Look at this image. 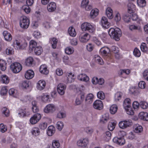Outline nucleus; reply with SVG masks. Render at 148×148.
I'll use <instances>...</instances> for the list:
<instances>
[{
  "mask_svg": "<svg viewBox=\"0 0 148 148\" xmlns=\"http://www.w3.org/2000/svg\"><path fill=\"white\" fill-rule=\"evenodd\" d=\"M108 34L111 38L115 40L118 41L119 38L122 35V32L120 29L116 27L115 28H111L108 32Z\"/></svg>",
  "mask_w": 148,
  "mask_h": 148,
  "instance_id": "nucleus-1",
  "label": "nucleus"
},
{
  "mask_svg": "<svg viewBox=\"0 0 148 148\" xmlns=\"http://www.w3.org/2000/svg\"><path fill=\"white\" fill-rule=\"evenodd\" d=\"M81 29L83 31H88L91 33H93L95 31L94 27L90 23L87 22L83 23L81 25Z\"/></svg>",
  "mask_w": 148,
  "mask_h": 148,
  "instance_id": "nucleus-2",
  "label": "nucleus"
},
{
  "mask_svg": "<svg viewBox=\"0 0 148 148\" xmlns=\"http://www.w3.org/2000/svg\"><path fill=\"white\" fill-rule=\"evenodd\" d=\"M22 69L21 65L20 63L18 62L13 63L10 66V70L13 73H19Z\"/></svg>",
  "mask_w": 148,
  "mask_h": 148,
  "instance_id": "nucleus-3",
  "label": "nucleus"
},
{
  "mask_svg": "<svg viewBox=\"0 0 148 148\" xmlns=\"http://www.w3.org/2000/svg\"><path fill=\"white\" fill-rule=\"evenodd\" d=\"M56 110L55 106L53 104H50L47 105L44 108V112L47 113H53Z\"/></svg>",
  "mask_w": 148,
  "mask_h": 148,
  "instance_id": "nucleus-4",
  "label": "nucleus"
},
{
  "mask_svg": "<svg viewBox=\"0 0 148 148\" xmlns=\"http://www.w3.org/2000/svg\"><path fill=\"white\" fill-rule=\"evenodd\" d=\"M41 116L39 114H35L30 119V123L34 125L40 119Z\"/></svg>",
  "mask_w": 148,
  "mask_h": 148,
  "instance_id": "nucleus-5",
  "label": "nucleus"
},
{
  "mask_svg": "<svg viewBox=\"0 0 148 148\" xmlns=\"http://www.w3.org/2000/svg\"><path fill=\"white\" fill-rule=\"evenodd\" d=\"M132 125V122L130 120L121 121L119 123V127L122 129L130 126Z\"/></svg>",
  "mask_w": 148,
  "mask_h": 148,
  "instance_id": "nucleus-6",
  "label": "nucleus"
},
{
  "mask_svg": "<svg viewBox=\"0 0 148 148\" xmlns=\"http://www.w3.org/2000/svg\"><path fill=\"white\" fill-rule=\"evenodd\" d=\"M90 35L87 33H82L79 36V40L81 42L85 43L89 40Z\"/></svg>",
  "mask_w": 148,
  "mask_h": 148,
  "instance_id": "nucleus-7",
  "label": "nucleus"
},
{
  "mask_svg": "<svg viewBox=\"0 0 148 148\" xmlns=\"http://www.w3.org/2000/svg\"><path fill=\"white\" fill-rule=\"evenodd\" d=\"M88 143V139L86 138L79 140L77 142V144L78 146L81 147L83 148H86Z\"/></svg>",
  "mask_w": 148,
  "mask_h": 148,
  "instance_id": "nucleus-8",
  "label": "nucleus"
},
{
  "mask_svg": "<svg viewBox=\"0 0 148 148\" xmlns=\"http://www.w3.org/2000/svg\"><path fill=\"white\" fill-rule=\"evenodd\" d=\"M66 86L62 84H59L57 86V90L58 93L61 95H63L65 93V91Z\"/></svg>",
  "mask_w": 148,
  "mask_h": 148,
  "instance_id": "nucleus-9",
  "label": "nucleus"
},
{
  "mask_svg": "<svg viewBox=\"0 0 148 148\" xmlns=\"http://www.w3.org/2000/svg\"><path fill=\"white\" fill-rule=\"evenodd\" d=\"M21 18L22 19L21 20L20 23L21 27L23 29H27L28 28L27 17L23 16Z\"/></svg>",
  "mask_w": 148,
  "mask_h": 148,
  "instance_id": "nucleus-10",
  "label": "nucleus"
},
{
  "mask_svg": "<svg viewBox=\"0 0 148 148\" xmlns=\"http://www.w3.org/2000/svg\"><path fill=\"white\" fill-rule=\"evenodd\" d=\"M93 106L94 108L99 110H101L103 108L102 102L99 100L95 101L93 103Z\"/></svg>",
  "mask_w": 148,
  "mask_h": 148,
  "instance_id": "nucleus-11",
  "label": "nucleus"
},
{
  "mask_svg": "<svg viewBox=\"0 0 148 148\" xmlns=\"http://www.w3.org/2000/svg\"><path fill=\"white\" fill-rule=\"evenodd\" d=\"M113 141L114 143L121 145H123L125 143V140L122 137H115L113 139Z\"/></svg>",
  "mask_w": 148,
  "mask_h": 148,
  "instance_id": "nucleus-12",
  "label": "nucleus"
},
{
  "mask_svg": "<svg viewBox=\"0 0 148 148\" xmlns=\"http://www.w3.org/2000/svg\"><path fill=\"white\" fill-rule=\"evenodd\" d=\"M84 98V94L83 93H81L76 97L75 103L77 105H79L82 102Z\"/></svg>",
  "mask_w": 148,
  "mask_h": 148,
  "instance_id": "nucleus-13",
  "label": "nucleus"
},
{
  "mask_svg": "<svg viewBox=\"0 0 148 148\" xmlns=\"http://www.w3.org/2000/svg\"><path fill=\"white\" fill-rule=\"evenodd\" d=\"M101 24L102 26L105 28H108L110 25L108 21L107 18L105 16L103 17L101 19Z\"/></svg>",
  "mask_w": 148,
  "mask_h": 148,
  "instance_id": "nucleus-14",
  "label": "nucleus"
},
{
  "mask_svg": "<svg viewBox=\"0 0 148 148\" xmlns=\"http://www.w3.org/2000/svg\"><path fill=\"white\" fill-rule=\"evenodd\" d=\"M37 45L36 42L34 40H32L29 43V49L28 52L31 53L33 51L34 49L36 48Z\"/></svg>",
  "mask_w": 148,
  "mask_h": 148,
  "instance_id": "nucleus-15",
  "label": "nucleus"
},
{
  "mask_svg": "<svg viewBox=\"0 0 148 148\" xmlns=\"http://www.w3.org/2000/svg\"><path fill=\"white\" fill-rule=\"evenodd\" d=\"M46 86V82L43 80L39 81L37 84V88L40 90H43Z\"/></svg>",
  "mask_w": 148,
  "mask_h": 148,
  "instance_id": "nucleus-16",
  "label": "nucleus"
},
{
  "mask_svg": "<svg viewBox=\"0 0 148 148\" xmlns=\"http://www.w3.org/2000/svg\"><path fill=\"white\" fill-rule=\"evenodd\" d=\"M3 35L5 40L7 41H11L12 37L10 33L7 31H5L3 32Z\"/></svg>",
  "mask_w": 148,
  "mask_h": 148,
  "instance_id": "nucleus-17",
  "label": "nucleus"
},
{
  "mask_svg": "<svg viewBox=\"0 0 148 148\" xmlns=\"http://www.w3.org/2000/svg\"><path fill=\"white\" fill-rule=\"evenodd\" d=\"M56 4L55 3L53 2L50 3L47 5V9L50 12L54 11L56 9Z\"/></svg>",
  "mask_w": 148,
  "mask_h": 148,
  "instance_id": "nucleus-18",
  "label": "nucleus"
},
{
  "mask_svg": "<svg viewBox=\"0 0 148 148\" xmlns=\"http://www.w3.org/2000/svg\"><path fill=\"white\" fill-rule=\"evenodd\" d=\"M78 79L80 81L87 82L89 79V78L86 75L84 74H81L78 75Z\"/></svg>",
  "mask_w": 148,
  "mask_h": 148,
  "instance_id": "nucleus-19",
  "label": "nucleus"
},
{
  "mask_svg": "<svg viewBox=\"0 0 148 148\" xmlns=\"http://www.w3.org/2000/svg\"><path fill=\"white\" fill-rule=\"evenodd\" d=\"M138 117L139 119L144 121H148V113L141 112L140 113Z\"/></svg>",
  "mask_w": 148,
  "mask_h": 148,
  "instance_id": "nucleus-20",
  "label": "nucleus"
},
{
  "mask_svg": "<svg viewBox=\"0 0 148 148\" xmlns=\"http://www.w3.org/2000/svg\"><path fill=\"white\" fill-rule=\"evenodd\" d=\"M39 70L41 73L45 75L48 74L49 72V70L47 69V66L45 64L41 65Z\"/></svg>",
  "mask_w": 148,
  "mask_h": 148,
  "instance_id": "nucleus-21",
  "label": "nucleus"
},
{
  "mask_svg": "<svg viewBox=\"0 0 148 148\" xmlns=\"http://www.w3.org/2000/svg\"><path fill=\"white\" fill-rule=\"evenodd\" d=\"M31 132L32 135L37 136L40 135V131L39 128L38 127H34L32 128Z\"/></svg>",
  "mask_w": 148,
  "mask_h": 148,
  "instance_id": "nucleus-22",
  "label": "nucleus"
},
{
  "mask_svg": "<svg viewBox=\"0 0 148 148\" xmlns=\"http://www.w3.org/2000/svg\"><path fill=\"white\" fill-rule=\"evenodd\" d=\"M128 12L131 14L133 13L135 10V6L132 3H129L127 5Z\"/></svg>",
  "mask_w": 148,
  "mask_h": 148,
  "instance_id": "nucleus-23",
  "label": "nucleus"
},
{
  "mask_svg": "<svg viewBox=\"0 0 148 148\" xmlns=\"http://www.w3.org/2000/svg\"><path fill=\"white\" fill-rule=\"evenodd\" d=\"M94 97V95L90 93L88 94L85 99L86 103L89 104L91 103L92 102Z\"/></svg>",
  "mask_w": 148,
  "mask_h": 148,
  "instance_id": "nucleus-24",
  "label": "nucleus"
},
{
  "mask_svg": "<svg viewBox=\"0 0 148 148\" xmlns=\"http://www.w3.org/2000/svg\"><path fill=\"white\" fill-rule=\"evenodd\" d=\"M55 128L52 125L49 127L47 133L48 135L49 136H52L55 132Z\"/></svg>",
  "mask_w": 148,
  "mask_h": 148,
  "instance_id": "nucleus-25",
  "label": "nucleus"
},
{
  "mask_svg": "<svg viewBox=\"0 0 148 148\" xmlns=\"http://www.w3.org/2000/svg\"><path fill=\"white\" fill-rule=\"evenodd\" d=\"M134 131L136 133H140L143 131L142 126L138 124L135 125L134 126Z\"/></svg>",
  "mask_w": 148,
  "mask_h": 148,
  "instance_id": "nucleus-26",
  "label": "nucleus"
},
{
  "mask_svg": "<svg viewBox=\"0 0 148 148\" xmlns=\"http://www.w3.org/2000/svg\"><path fill=\"white\" fill-rule=\"evenodd\" d=\"M19 87L23 90H26L28 87V81L27 80H25L22 81L19 84Z\"/></svg>",
  "mask_w": 148,
  "mask_h": 148,
  "instance_id": "nucleus-27",
  "label": "nucleus"
},
{
  "mask_svg": "<svg viewBox=\"0 0 148 148\" xmlns=\"http://www.w3.org/2000/svg\"><path fill=\"white\" fill-rule=\"evenodd\" d=\"M75 77L72 73H69L67 75V80L68 83H71L73 82Z\"/></svg>",
  "mask_w": 148,
  "mask_h": 148,
  "instance_id": "nucleus-28",
  "label": "nucleus"
},
{
  "mask_svg": "<svg viewBox=\"0 0 148 148\" xmlns=\"http://www.w3.org/2000/svg\"><path fill=\"white\" fill-rule=\"evenodd\" d=\"M99 10L97 9L92 10L90 14V16L92 18H95L98 14Z\"/></svg>",
  "mask_w": 148,
  "mask_h": 148,
  "instance_id": "nucleus-29",
  "label": "nucleus"
},
{
  "mask_svg": "<svg viewBox=\"0 0 148 148\" xmlns=\"http://www.w3.org/2000/svg\"><path fill=\"white\" fill-rule=\"evenodd\" d=\"M131 100L129 98L126 99L123 101V106L125 109H127V108L131 107Z\"/></svg>",
  "mask_w": 148,
  "mask_h": 148,
  "instance_id": "nucleus-30",
  "label": "nucleus"
},
{
  "mask_svg": "<svg viewBox=\"0 0 148 148\" xmlns=\"http://www.w3.org/2000/svg\"><path fill=\"white\" fill-rule=\"evenodd\" d=\"M109 119V114L108 113H106L102 115V117L101 119L100 122L103 123L107 122Z\"/></svg>",
  "mask_w": 148,
  "mask_h": 148,
  "instance_id": "nucleus-31",
  "label": "nucleus"
},
{
  "mask_svg": "<svg viewBox=\"0 0 148 148\" xmlns=\"http://www.w3.org/2000/svg\"><path fill=\"white\" fill-rule=\"evenodd\" d=\"M112 10L110 7L108 8L106 10V14L107 17L110 19L113 17Z\"/></svg>",
  "mask_w": 148,
  "mask_h": 148,
  "instance_id": "nucleus-32",
  "label": "nucleus"
},
{
  "mask_svg": "<svg viewBox=\"0 0 148 148\" xmlns=\"http://www.w3.org/2000/svg\"><path fill=\"white\" fill-rule=\"evenodd\" d=\"M60 145L58 140H54L53 141L52 145L49 146V148H59Z\"/></svg>",
  "mask_w": 148,
  "mask_h": 148,
  "instance_id": "nucleus-33",
  "label": "nucleus"
},
{
  "mask_svg": "<svg viewBox=\"0 0 148 148\" xmlns=\"http://www.w3.org/2000/svg\"><path fill=\"white\" fill-rule=\"evenodd\" d=\"M116 125V122L115 121H112L109 122L108 128V129L110 131H112Z\"/></svg>",
  "mask_w": 148,
  "mask_h": 148,
  "instance_id": "nucleus-34",
  "label": "nucleus"
},
{
  "mask_svg": "<svg viewBox=\"0 0 148 148\" xmlns=\"http://www.w3.org/2000/svg\"><path fill=\"white\" fill-rule=\"evenodd\" d=\"M129 29L131 31H140L141 29V27L139 25H132L129 26Z\"/></svg>",
  "mask_w": 148,
  "mask_h": 148,
  "instance_id": "nucleus-35",
  "label": "nucleus"
},
{
  "mask_svg": "<svg viewBox=\"0 0 148 148\" xmlns=\"http://www.w3.org/2000/svg\"><path fill=\"white\" fill-rule=\"evenodd\" d=\"M6 63L4 60H0V67L1 70L2 71H4L6 68Z\"/></svg>",
  "mask_w": 148,
  "mask_h": 148,
  "instance_id": "nucleus-36",
  "label": "nucleus"
},
{
  "mask_svg": "<svg viewBox=\"0 0 148 148\" xmlns=\"http://www.w3.org/2000/svg\"><path fill=\"white\" fill-rule=\"evenodd\" d=\"M68 32L70 36L74 37L76 35V32L75 29L72 27H69L68 29Z\"/></svg>",
  "mask_w": 148,
  "mask_h": 148,
  "instance_id": "nucleus-37",
  "label": "nucleus"
},
{
  "mask_svg": "<svg viewBox=\"0 0 148 148\" xmlns=\"http://www.w3.org/2000/svg\"><path fill=\"white\" fill-rule=\"evenodd\" d=\"M1 81L3 83L7 84L9 82L10 79L9 77L5 75H3L1 76Z\"/></svg>",
  "mask_w": 148,
  "mask_h": 148,
  "instance_id": "nucleus-38",
  "label": "nucleus"
},
{
  "mask_svg": "<svg viewBox=\"0 0 148 148\" xmlns=\"http://www.w3.org/2000/svg\"><path fill=\"white\" fill-rule=\"evenodd\" d=\"M118 108L116 105H113L110 108V112L112 114H115L117 112Z\"/></svg>",
  "mask_w": 148,
  "mask_h": 148,
  "instance_id": "nucleus-39",
  "label": "nucleus"
},
{
  "mask_svg": "<svg viewBox=\"0 0 148 148\" xmlns=\"http://www.w3.org/2000/svg\"><path fill=\"white\" fill-rule=\"evenodd\" d=\"M74 51V48L71 47H67L65 49V53L68 55L72 54Z\"/></svg>",
  "mask_w": 148,
  "mask_h": 148,
  "instance_id": "nucleus-40",
  "label": "nucleus"
},
{
  "mask_svg": "<svg viewBox=\"0 0 148 148\" xmlns=\"http://www.w3.org/2000/svg\"><path fill=\"white\" fill-rule=\"evenodd\" d=\"M66 116V112L63 110L60 111L57 114V117L60 119L64 118Z\"/></svg>",
  "mask_w": 148,
  "mask_h": 148,
  "instance_id": "nucleus-41",
  "label": "nucleus"
},
{
  "mask_svg": "<svg viewBox=\"0 0 148 148\" xmlns=\"http://www.w3.org/2000/svg\"><path fill=\"white\" fill-rule=\"evenodd\" d=\"M51 43L52 48L53 49L56 48L58 43L57 39L55 38H53L51 40Z\"/></svg>",
  "mask_w": 148,
  "mask_h": 148,
  "instance_id": "nucleus-42",
  "label": "nucleus"
},
{
  "mask_svg": "<svg viewBox=\"0 0 148 148\" xmlns=\"http://www.w3.org/2000/svg\"><path fill=\"white\" fill-rule=\"evenodd\" d=\"M42 51V49L40 46L37 47L34 49V52L37 55H40Z\"/></svg>",
  "mask_w": 148,
  "mask_h": 148,
  "instance_id": "nucleus-43",
  "label": "nucleus"
},
{
  "mask_svg": "<svg viewBox=\"0 0 148 148\" xmlns=\"http://www.w3.org/2000/svg\"><path fill=\"white\" fill-rule=\"evenodd\" d=\"M100 51L102 53L105 55L107 53H109L110 51V50L108 48L105 47L101 48L100 50Z\"/></svg>",
  "mask_w": 148,
  "mask_h": 148,
  "instance_id": "nucleus-44",
  "label": "nucleus"
},
{
  "mask_svg": "<svg viewBox=\"0 0 148 148\" xmlns=\"http://www.w3.org/2000/svg\"><path fill=\"white\" fill-rule=\"evenodd\" d=\"M137 2L138 5L140 7H143L146 5L145 0H137Z\"/></svg>",
  "mask_w": 148,
  "mask_h": 148,
  "instance_id": "nucleus-45",
  "label": "nucleus"
},
{
  "mask_svg": "<svg viewBox=\"0 0 148 148\" xmlns=\"http://www.w3.org/2000/svg\"><path fill=\"white\" fill-rule=\"evenodd\" d=\"M122 94L120 92H116L115 95L114 99L115 101H118L121 99Z\"/></svg>",
  "mask_w": 148,
  "mask_h": 148,
  "instance_id": "nucleus-46",
  "label": "nucleus"
},
{
  "mask_svg": "<svg viewBox=\"0 0 148 148\" xmlns=\"http://www.w3.org/2000/svg\"><path fill=\"white\" fill-rule=\"evenodd\" d=\"M25 109H19L18 114H19L20 117H23L26 116Z\"/></svg>",
  "mask_w": 148,
  "mask_h": 148,
  "instance_id": "nucleus-47",
  "label": "nucleus"
},
{
  "mask_svg": "<svg viewBox=\"0 0 148 148\" xmlns=\"http://www.w3.org/2000/svg\"><path fill=\"white\" fill-rule=\"evenodd\" d=\"M123 18L125 22L127 23L130 22V16L129 15L127 14H125L123 15Z\"/></svg>",
  "mask_w": 148,
  "mask_h": 148,
  "instance_id": "nucleus-48",
  "label": "nucleus"
},
{
  "mask_svg": "<svg viewBox=\"0 0 148 148\" xmlns=\"http://www.w3.org/2000/svg\"><path fill=\"white\" fill-rule=\"evenodd\" d=\"M97 96L99 98L102 100L104 99L105 97L104 93L102 91H100L97 93Z\"/></svg>",
  "mask_w": 148,
  "mask_h": 148,
  "instance_id": "nucleus-49",
  "label": "nucleus"
},
{
  "mask_svg": "<svg viewBox=\"0 0 148 148\" xmlns=\"http://www.w3.org/2000/svg\"><path fill=\"white\" fill-rule=\"evenodd\" d=\"M141 51L144 52H147L148 49L146 46V44L145 43H142L140 47Z\"/></svg>",
  "mask_w": 148,
  "mask_h": 148,
  "instance_id": "nucleus-50",
  "label": "nucleus"
},
{
  "mask_svg": "<svg viewBox=\"0 0 148 148\" xmlns=\"http://www.w3.org/2000/svg\"><path fill=\"white\" fill-rule=\"evenodd\" d=\"M111 132L109 131H107L104 134V136L106 138V140L108 141L110 140L111 138Z\"/></svg>",
  "mask_w": 148,
  "mask_h": 148,
  "instance_id": "nucleus-51",
  "label": "nucleus"
},
{
  "mask_svg": "<svg viewBox=\"0 0 148 148\" xmlns=\"http://www.w3.org/2000/svg\"><path fill=\"white\" fill-rule=\"evenodd\" d=\"M5 52L8 55H12L14 53L13 49L11 47H8L6 49Z\"/></svg>",
  "mask_w": 148,
  "mask_h": 148,
  "instance_id": "nucleus-52",
  "label": "nucleus"
},
{
  "mask_svg": "<svg viewBox=\"0 0 148 148\" xmlns=\"http://www.w3.org/2000/svg\"><path fill=\"white\" fill-rule=\"evenodd\" d=\"M132 19L133 21H136L139 23L141 21V20L138 18L137 15L135 14H132Z\"/></svg>",
  "mask_w": 148,
  "mask_h": 148,
  "instance_id": "nucleus-53",
  "label": "nucleus"
},
{
  "mask_svg": "<svg viewBox=\"0 0 148 148\" xmlns=\"http://www.w3.org/2000/svg\"><path fill=\"white\" fill-rule=\"evenodd\" d=\"M133 54L135 56L137 57H140L141 55L140 51L136 48L134 49Z\"/></svg>",
  "mask_w": 148,
  "mask_h": 148,
  "instance_id": "nucleus-54",
  "label": "nucleus"
},
{
  "mask_svg": "<svg viewBox=\"0 0 148 148\" xmlns=\"http://www.w3.org/2000/svg\"><path fill=\"white\" fill-rule=\"evenodd\" d=\"M7 130V127L3 123L0 124V131L2 133H4Z\"/></svg>",
  "mask_w": 148,
  "mask_h": 148,
  "instance_id": "nucleus-55",
  "label": "nucleus"
},
{
  "mask_svg": "<svg viewBox=\"0 0 148 148\" xmlns=\"http://www.w3.org/2000/svg\"><path fill=\"white\" fill-rule=\"evenodd\" d=\"M64 124L61 121H58L56 124V127L59 130H61L63 127Z\"/></svg>",
  "mask_w": 148,
  "mask_h": 148,
  "instance_id": "nucleus-56",
  "label": "nucleus"
},
{
  "mask_svg": "<svg viewBox=\"0 0 148 148\" xmlns=\"http://www.w3.org/2000/svg\"><path fill=\"white\" fill-rule=\"evenodd\" d=\"M39 127L41 129L44 130L47 127V123L46 122L41 123L39 124Z\"/></svg>",
  "mask_w": 148,
  "mask_h": 148,
  "instance_id": "nucleus-57",
  "label": "nucleus"
},
{
  "mask_svg": "<svg viewBox=\"0 0 148 148\" xmlns=\"http://www.w3.org/2000/svg\"><path fill=\"white\" fill-rule=\"evenodd\" d=\"M34 65V60L32 57L28 58V66H33Z\"/></svg>",
  "mask_w": 148,
  "mask_h": 148,
  "instance_id": "nucleus-58",
  "label": "nucleus"
},
{
  "mask_svg": "<svg viewBox=\"0 0 148 148\" xmlns=\"http://www.w3.org/2000/svg\"><path fill=\"white\" fill-rule=\"evenodd\" d=\"M3 114H4L6 116H8L9 115V110L5 107L3 108L2 109Z\"/></svg>",
  "mask_w": 148,
  "mask_h": 148,
  "instance_id": "nucleus-59",
  "label": "nucleus"
},
{
  "mask_svg": "<svg viewBox=\"0 0 148 148\" xmlns=\"http://www.w3.org/2000/svg\"><path fill=\"white\" fill-rule=\"evenodd\" d=\"M146 83L143 81H141L138 84V87L141 89H144L146 87Z\"/></svg>",
  "mask_w": 148,
  "mask_h": 148,
  "instance_id": "nucleus-60",
  "label": "nucleus"
},
{
  "mask_svg": "<svg viewBox=\"0 0 148 148\" xmlns=\"http://www.w3.org/2000/svg\"><path fill=\"white\" fill-rule=\"evenodd\" d=\"M140 107L144 109H145L147 107V103L145 101H141L140 102Z\"/></svg>",
  "mask_w": 148,
  "mask_h": 148,
  "instance_id": "nucleus-61",
  "label": "nucleus"
},
{
  "mask_svg": "<svg viewBox=\"0 0 148 148\" xmlns=\"http://www.w3.org/2000/svg\"><path fill=\"white\" fill-rule=\"evenodd\" d=\"M131 107H129V108H127V109H125L126 111L127 114L130 115H132L134 114V110L131 108Z\"/></svg>",
  "mask_w": 148,
  "mask_h": 148,
  "instance_id": "nucleus-62",
  "label": "nucleus"
},
{
  "mask_svg": "<svg viewBox=\"0 0 148 148\" xmlns=\"http://www.w3.org/2000/svg\"><path fill=\"white\" fill-rule=\"evenodd\" d=\"M34 75V71L32 70H28V79L32 78Z\"/></svg>",
  "mask_w": 148,
  "mask_h": 148,
  "instance_id": "nucleus-63",
  "label": "nucleus"
},
{
  "mask_svg": "<svg viewBox=\"0 0 148 148\" xmlns=\"http://www.w3.org/2000/svg\"><path fill=\"white\" fill-rule=\"evenodd\" d=\"M94 46L92 44L89 43L86 45V48L87 50L89 51H92L93 49Z\"/></svg>",
  "mask_w": 148,
  "mask_h": 148,
  "instance_id": "nucleus-64",
  "label": "nucleus"
}]
</instances>
